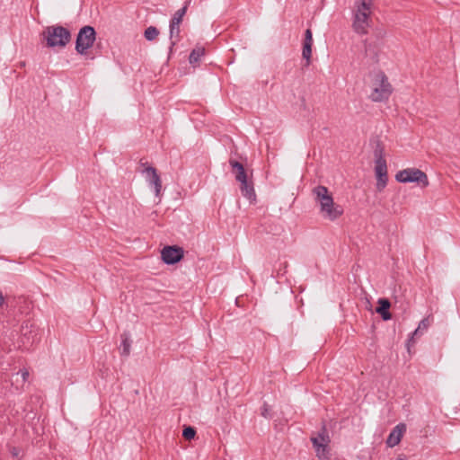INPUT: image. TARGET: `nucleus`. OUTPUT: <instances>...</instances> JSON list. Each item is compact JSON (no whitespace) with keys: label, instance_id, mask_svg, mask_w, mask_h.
Returning <instances> with one entry per match:
<instances>
[{"label":"nucleus","instance_id":"obj_27","mask_svg":"<svg viewBox=\"0 0 460 460\" xmlns=\"http://www.w3.org/2000/svg\"><path fill=\"white\" fill-rule=\"evenodd\" d=\"M21 374H22V380L26 381L29 376V372L24 370V371H22Z\"/></svg>","mask_w":460,"mask_h":460},{"label":"nucleus","instance_id":"obj_22","mask_svg":"<svg viewBox=\"0 0 460 460\" xmlns=\"http://www.w3.org/2000/svg\"><path fill=\"white\" fill-rule=\"evenodd\" d=\"M196 434V431L193 428L191 427H187L183 429V432H182V435L185 438L187 439H191L194 438Z\"/></svg>","mask_w":460,"mask_h":460},{"label":"nucleus","instance_id":"obj_3","mask_svg":"<svg viewBox=\"0 0 460 460\" xmlns=\"http://www.w3.org/2000/svg\"><path fill=\"white\" fill-rule=\"evenodd\" d=\"M393 93V86L384 72L378 71L375 74L372 83V92L369 95L375 102H386Z\"/></svg>","mask_w":460,"mask_h":460},{"label":"nucleus","instance_id":"obj_20","mask_svg":"<svg viewBox=\"0 0 460 460\" xmlns=\"http://www.w3.org/2000/svg\"><path fill=\"white\" fill-rule=\"evenodd\" d=\"M180 24L181 23H174V21L171 20L170 22V38L171 40L174 37H178L180 34Z\"/></svg>","mask_w":460,"mask_h":460},{"label":"nucleus","instance_id":"obj_21","mask_svg":"<svg viewBox=\"0 0 460 460\" xmlns=\"http://www.w3.org/2000/svg\"><path fill=\"white\" fill-rule=\"evenodd\" d=\"M311 55H312V45H303L302 56L305 59H306L307 64H309V62H310Z\"/></svg>","mask_w":460,"mask_h":460},{"label":"nucleus","instance_id":"obj_29","mask_svg":"<svg viewBox=\"0 0 460 460\" xmlns=\"http://www.w3.org/2000/svg\"><path fill=\"white\" fill-rule=\"evenodd\" d=\"M4 302V296H3L2 292H0V306L3 305Z\"/></svg>","mask_w":460,"mask_h":460},{"label":"nucleus","instance_id":"obj_28","mask_svg":"<svg viewBox=\"0 0 460 460\" xmlns=\"http://www.w3.org/2000/svg\"><path fill=\"white\" fill-rule=\"evenodd\" d=\"M303 45H313V40H308L305 38Z\"/></svg>","mask_w":460,"mask_h":460},{"label":"nucleus","instance_id":"obj_5","mask_svg":"<svg viewBox=\"0 0 460 460\" xmlns=\"http://www.w3.org/2000/svg\"><path fill=\"white\" fill-rule=\"evenodd\" d=\"M96 40V31L93 26L82 27L75 40V50L80 55H85L87 50L93 46Z\"/></svg>","mask_w":460,"mask_h":460},{"label":"nucleus","instance_id":"obj_9","mask_svg":"<svg viewBox=\"0 0 460 460\" xmlns=\"http://www.w3.org/2000/svg\"><path fill=\"white\" fill-rule=\"evenodd\" d=\"M184 254V251L179 246H165L161 252L163 261L167 265H173L179 262Z\"/></svg>","mask_w":460,"mask_h":460},{"label":"nucleus","instance_id":"obj_26","mask_svg":"<svg viewBox=\"0 0 460 460\" xmlns=\"http://www.w3.org/2000/svg\"><path fill=\"white\" fill-rule=\"evenodd\" d=\"M305 38L308 40H313V33L310 29H307L305 32Z\"/></svg>","mask_w":460,"mask_h":460},{"label":"nucleus","instance_id":"obj_11","mask_svg":"<svg viewBox=\"0 0 460 460\" xmlns=\"http://www.w3.org/2000/svg\"><path fill=\"white\" fill-rule=\"evenodd\" d=\"M22 336L27 340L28 344H33L38 341L39 330L29 322L23 323L21 327Z\"/></svg>","mask_w":460,"mask_h":460},{"label":"nucleus","instance_id":"obj_8","mask_svg":"<svg viewBox=\"0 0 460 460\" xmlns=\"http://www.w3.org/2000/svg\"><path fill=\"white\" fill-rule=\"evenodd\" d=\"M311 441L319 460H329L328 446L331 439L325 427L322 428V430L316 437L311 438Z\"/></svg>","mask_w":460,"mask_h":460},{"label":"nucleus","instance_id":"obj_14","mask_svg":"<svg viewBox=\"0 0 460 460\" xmlns=\"http://www.w3.org/2000/svg\"><path fill=\"white\" fill-rule=\"evenodd\" d=\"M240 190L242 195L247 199L251 201L255 200L256 194L252 181H246L243 183H240Z\"/></svg>","mask_w":460,"mask_h":460},{"label":"nucleus","instance_id":"obj_7","mask_svg":"<svg viewBox=\"0 0 460 460\" xmlns=\"http://www.w3.org/2000/svg\"><path fill=\"white\" fill-rule=\"evenodd\" d=\"M375 173L376 177V189L382 191L387 184V164L385 159L383 157L381 150L375 151Z\"/></svg>","mask_w":460,"mask_h":460},{"label":"nucleus","instance_id":"obj_10","mask_svg":"<svg viewBox=\"0 0 460 460\" xmlns=\"http://www.w3.org/2000/svg\"><path fill=\"white\" fill-rule=\"evenodd\" d=\"M143 173L146 174V179L148 184L154 187L155 195L159 196L162 190V182L155 168L153 166H147L143 171Z\"/></svg>","mask_w":460,"mask_h":460},{"label":"nucleus","instance_id":"obj_31","mask_svg":"<svg viewBox=\"0 0 460 460\" xmlns=\"http://www.w3.org/2000/svg\"><path fill=\"white\" fill-rule=\"evenodd\" d=\"M405 458L402 456H399L396 460H404Z\"/></svg>","mask_w":460,"mask_h":460},{"label":"nucleus","instance_id":"obj_15","mask_svg":"<svg viewBox=\"0 0 460 460\" xmlns=\"http://www.w3.org/2000/svg\"><path fill=\"white\" fill-rule=\"evenodd\" d=\"M379 306L376 308V313L380 314L382 318L385 321L391 319V314L389 313L390 302L385 298H379L378 300Z\"/></svg>","mask_w":460,"mask_h":460},{"label":"nucleus","instance_id":"obj_13","mask_svg":"<svg viewBox=\"0 0 460 460\" xmlns=\"http://www.w3.org/2000/svg\"><path fill=\"white\" fill-rule=\"evenodd\" d=\"M229 164L232 167L234 178L239 183H243L248 181L247 173L244 170L243 165L235 160H229Z\"/></svg>","mask_w":460,"mask_h":460},{"label":"nucleus","instance_id":"obj_12","mask_svg":"<svg viewBox=\"0 0 460 460\" xmlns=\"http://www.w3.org/2000/svg\"><path fill=\"white\" fill-rule=\"evenodd\" d=\"M406 430V425L404 423H399L390 432L386 445L389 447H394L398 445L402 438L403 432Z\"/></svg>","mask_w":460,"mask_h":460},{"label":"nucleus","instance_id":"obj_30","mask_svg":"<svg viewBox=\"0 0 460 460\" xmlns=\"http://www.w3.org/2000/svg\"><path fill=\"white\" fill-rule=\"evenodd\" d=\"M175 44H176V41L172 40L170 49H172V48Z\"/></svg>","mask_w":460,"mask_h":460},{"label":"nucleus","instance_id":"obj_6","mask_svg":"<svg viewBox=\"0 0 460 460\" xmlns=\"http://www.w3.org/2000/svg\"><path fill=\"white\" fill-rule=\"evenodd\" d=\"M395 180L402 183L416 182L421 188H426L429 184L427 174L417 168H407L397 172Z\"/></svg>","mask_w":460,"mask_h":460},{"label":"nucleus","instance_id":"obj_1","mask_svg":"<svg viewBox=\"0 0 460 460\" xmlns=\"http://www.w3.org/2000/svg\"><path fill=\"white\" fill-rule=\"evenodd\" d=\"M313 194L319 204V212L323 219L334 221L343 214L342 207L334 202L327 187L318 185L314 188Z\"/></svg>","mask_w":460,"mask_h":460},{"label":"nucleus","instance_id":"obj_18","mask_svg":"<svg viewBox=\"0 0 460 460\" xmlns=\"http://www.w3.org/2000/svg\"><path fill=\"white\" fill-rule=\"evenodd\" d=\"M190 2H187L181 9H179L172 18L174 23H181L183 16L185 15Z\"/></svg>","mask_w":460,"mask_h":460},{"label":"nucleus","instance_id":"obj_19","mask_svg":"<svg viewBox=\"0 0 460 460\" xmlns=\"http://www.w3.org/2000/svg\"><path fill=\"white\" fill-rule=\"evenodd\" d=\"M121 347H122V352L121 354L124 356H128L130 352V341L128 335L125 333L121 335Z\"/></svg>","mask_w":460,"mask_h":460},{"label":"nucleus","instance_id":"obj_25","mask_svg":"<svg viewBox=\"0 0 460 460\" xmlns=\"http://www.w3.org/2000/svg\"><path fill=\"white\" fill-rule=\"evenodd\" d=\"M10 453L13 457H18L20 455V449L17 447H12Z\"/></svg>","mask_w":460,"mask_h":460},{"label":"nucleus","instance_id":"obj_17","mask_svg":"<svg viewBox=\"0 0 460 460\" xmlns=\"http://www.w3.org/2000/svg\"><path fill=\"white\" fill-rule=\"evenodd\" d=\"M159 34V31L155 26H149L146 29L144 36L146 40H154Z\"/></svg>","mask_w":460,"mask_h":460},{"label":"nucleus","instance_id":"obj_16","mask_svg":"<svg viewBox=\"0 0 460 460\" xmlns=\"http://www.w3.org/2000/svg\"><path fill=\"white\" fill-rule=\"evenodd\" d=\"M204 55V49L202 48H197L192 49V51L190 54L189 59L190 64H194L198 62L200 58Z\"/></svg>","mask_w":460,"mask_h":460},{"label":"nucleus","instance_id":"obj_4","mask_svg":"<svg viewBox=\"0 0 460 460\" xmlns=\"http://www.w3.org/2000/svg\"><path fill=\"white\" fill-rule=\"evenodd\" d=\"M43 38L49 48H65L71 40V33L63 26L53 25L45 29Z\"/></svg>","mask_w":460,"mask_h":460},{"label":"nucleus","instance_id":"obj_24","mask_svg":"<svg viewBox=\"0 0 460 460\" xmlns=\"http://www.w3.org/2000/svg\"><path fill=\"white\" fill-rule=\"evenodd\" d=\"M261 415L265 418H270L269 408H268L267 403H264L261 408Z\"/></svg>","mask_w":460,"mask_h":460},{"label":"nucleus","instance_id":"obj_2","mask_svg":"<svg viewBox=\"0 0 460 460\" xmlns=\"http://www.w3.org/2000/svg\"><path fill=\"white\" fill-rule=\"evenodd\" d=\"M372 6L373 0H355L352 28L356 33L360 35L367 33Z\"/></svg>","mask_w":460,"mask_h":460},{"label":"nucleus","instance_id":"obj_23","mask_svg":"<svg viewBox=\"0 0 460 460\" xmlns=\"http://www.w3.org/2000/svg\"><path fill=\"white\" fill-rule=\"evenodd\" d=\"M429 326V321L428 319H423L419 323L418 328L414 331V333H418L420 330H426Z\"/></svg>","mask_w":460,"mask_h":460}]
</instances>
